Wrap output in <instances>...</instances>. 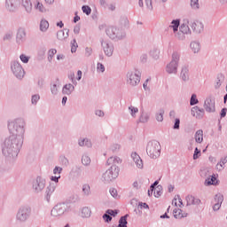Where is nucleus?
<instances>
[{
  "label": "nucleus",
  "mask_w": 227,
  "mask_h": 227,
  "mask_svg": "<svg viewBox=\"0 0 227 227\" xmlns=\"http://www.w3.org/2000/svg\"><path fill=\"white\" fill-rule=\"evenodd\" d=\"M108 166H111L106 173L103 175L104 180L106 182H113V180H116L120 176V167L118 164H121V159L120 157H110L107 160Z\"/></svg>",
  "instance_id": "f257e3e1"
},
{
  "label": "nucleus",
  "mask_w": 227,
  "mask_h": 227,
  "mask_svg": "<svg viewBox=\"0 0 227 227\" xmlns=\"http://www.w3.org/2000/svg\"><path fill=\"white\" fill-rule=\"evenodd\" d=\"M146 152L152 159H157L160 155V144L157 141L149 142Z\"/></svg>",
  "instance_id": "f03ea898"
},
{
  "label": "nucleus",
  "mask_w": 227,
  "mask_h": 227,
  "mask_svg": "<svg viewBox=\"0 0 227 227\" xmlns=\"http://www.w3.org/2000/svg\"><path fill=\"white\" fill-rule=\"evenodd\" d=\"M178 59H180V55L177 52H174L172 55V61L167 66V72L168 74H176Z\"/></svg>",
  "instance_id": "7ed1b4c3"
},
{
  "label": "nucleus",
  "mask_w": 227,
  "mask_h": 227,
  "mask_svg": "<svg viewBox=\"0 0 227 227\" xmlns=\"http://www.w3.org/2000/svg\"><path fill=\"white\" fill-rule=\"evenodd\" d=\"M141 82V74L136 72H129L127 74V82L130 86H137Z\"/></svg>",
  "instance_id": "20e7f679"
},
{
  "label": "nucleus",
  "mask_w": 227,
  "mask_h": 227,
  "mask_svg": "<svg viewBox=\"0 0 227 227\" xmlns=\"http://www.w3.org/2000/svg\"><path fill=\"white\" fill-rule=\"evenodd\" d=\"M12 70L13 74L18 77V79H22L24 77V69L20 64L16 63L12 66Z\"/></svg>",
  "instance_id": "39448f33"
},
{
  "label": "nucleus",
  "mask_w": 227,
  "mask_h": 227,
  "mask_svg": "<svg viewBox=\"0 0 227 227\" xmlns=\"http://www.w3.org/2000/svg\"><path fill=\"white\" fill-rule=\"evenodd\" d=\"M65 205L59 204L51 209V215H53V217H58V215H63V214H65Z\"/></svg>",
  "instance_id": "423d86ee"
},
{
  "label": "nucleus",
  "mask_w": 227,
  "mask_h": 227,
  "mask_svg": "<svg viewBox=\"0 0 227 227\" xmlns=\"http://www.w3.org/2000/svg\"><path fill=\"white\" fill-rule=\"evenodd\" d=\"M204 109L207 113H214L215 111V101L212 98H207L204 103Z\"/></svg>",
  "instance_id": "0eeeda50"
},
{
  "label": "nucleus",
  "mask_w": 227,
  "mask_h": 227,
  "mask_svg": "<svg viewBox=\"0 0 227 227\" xmlns=\"http://www.w3.org/2000/svg\"><path fill=\"white\" fill-rule=\"evenodd\" d=\"M224 200V198L223 197V194L218 193L215 197V205L213 207L214 210H219L221 208V204Z\"/></svg>",
  "instance_id": "6e6552de"
},
{
  "label": "nucleus",
  "mask_w": 227,
  "mask_h": 227,
  "mask_svg": "<svg viewBox=\"0 0 227 227\" xmlns=\"http://www.w3.org/2000/svg\"><path fill=\"white\" fill-rule=\"evenodd\" d=\"M191 27L195 33H201L203 31V23L200 21H191Z\"/></svg>",
  "instance_id": "1a4fd4ad"
},
{
  "label": "nucleus",
  "mask_w": 227,
  "mask_h": 227,
  "mask_svg": "<svg viewBox=\"0 0 227 227\" xmlns=\"http://www.w3.org/2000/svg\"><path fill=\"white\" fill-rule=\"evenodd\" d=\"M26 40V30L23 28H20L18 30L17 35H16V42L18 43H22Z\"/></svg>",
  "instance_id": "9d476101"
},
{
  "label": "nucleus",
  "mask_w": 227,
  "mask_h": 227,
  "mask_svg": "<svg viewBox=\"0 0 227 227\" xmlns=\"http://www.w3.org/2000/svg\"><path fill=\"white\" fill-rule=\"evenodd\" d=\"M131 157L134 162L137 164L138 169H143V160H141V157L138 156V154H137L136 153H131Z\"/></svg>",
  "instance_id": "9b49d317"
},
{
  "label": "nucleus",
  "mask_w": 227,
  "mask_h": 227,
  "mask_svg": "<svg viewBox=\"0 0 227 227\" xmlns=\"http://www.w3.org/2000/svg\"><path fill=\"white\" fill-rule=\"evenodd\" d=\"M28 212H29V209H27V208L20 209L17 215L18 219L20 221H26V219H27Z\"/></svg>",
  "instance_id": "f8f14e48"
},
{
  "label": "nucleus",
  "mask_w": 227,
  "mask_h": 227,
  "mask_svg": "<svg viewBox=\"0 0 227 227\" xmlns=\"http://www.w3.org/2000/svg\"><path fill=\"white\" fill-rule=\"evenodd\" d=\"M218 181H217V176L215 175L211 176V177H208L205 181V185H217Z\"/></svg>",
  "instance_id": "ddd939ff"
},
{
  "label": "nucleus",
  "mask_w": 227,
  "mask_h": 227,
  "mask_svg": "<svg viewBox=\"0 0 227 227\" xmlns=\"http://www.w3.org/2000/svg\"><path fill=\"white\" fill-rule=\"evenodd\" d=\"M74 88L72 84H66L62 90L64 95H71L72 91H74Z\"/></svg>",
  "instance_id": "4468645a"
},
{
  "label": "nucleus",
  "mask_w": 227,
  "mask_h": 227,
  "mask_svg": "<svg viewBox=\"0 0 227 227\" xmlns=\"http://www.w3.org/2000/svg\"><path fill=\"white\" fill-rule=\"evenodd\" d=\"M172 205H175L177 208H182L184 207V203L182 202V199L180 197H175L172 200Z\"/></svg>",
  "instance_id": "2eb2a0df"
},
{
  "label": "nucleus",
  "mask_w": 227,
  "mask_h": 227,
  "mask_svg": "<svg viewBox=\"0 0 227 227\" xmlns=\"http://www.w3.org/2000/svg\"><path fill=\"white\" fill-rule=\"evenodd\" d=\"M179 26H180V20H175L171 22L169 28L173 29L174 33H176V31H178Z\"/></svg>",
  "instance_id": "dca6fc26"
},
{
  "label": "nucleus",
  "mask_w": 227,
  "mask_h": 227,
  "mask_svg": "<svg viewBox=\"0 0 227 227\" xmlns=\"http://www.w3.org/2000/svg\"><path fill=\"white\" fill-rule=\"evenodd\" d=\"M195 141L196 143H203V130L199 129L195 133Z\"/></svg>",
  "instance_id": "f3484780"
},
{
  "label": "nucleus",
  "mask_w": 227,
  "mask_h": 227,
  "mask_svg": "<svg viewBox=\"0 0 227 227\" xmlns=\"http://www.w3.org/2000/svg\"><path fill=\"white\" fill-rule=\"evenodd\" d=\"M21 3L27 12H30L32 10L33 4H31V0H21Z\"/></svg>",
  "instance_id": "a211bd4d"
},
{
  "label": "nucleus",
  "mask_w": 227,
  "mask_h": 227,
  "mask_svg": "<svg viewBox=\"0 0 227 227\" xmlns=\"http://www.w3.org/2000/svg\"><path fill=\"white\" fill-rule=\"evenodd\" d=\"M189 21H184L180 27V31L184 34H187L189 32Z\"/></svg>",
  "instance_id": "6ab92c4d"
},
{
  "label": "nucleus",
  "mask_w": 227,
  "mask_h": 227,
  "mask_svg": "<svg viewBox=\"0 0 227 227\" xmlns=\"http://www.w3.org/2000/svg\"><path fill=\"white\" fill-rule=\"evenodd\" d=\"M116 28L111 27H108L107 30H106V35H108V36L110 38H114V36L116 35Z\"/></svg>",
  "instance_id": "aec40b11"
},
{
  "label": "nucleus",
  "mask_w": 227,
  "mask_h": 227,
  "mask_svg": "<svg viewBox=\"0 0 227 227\" xmlns=\"http://www.w3.org/2000/svg\"><path fill=\"white\" fill-rule=\"evenodd\" d=\"M41 31H46L49 29V21L43 20L40 23Z\"/></svg>",
  "instance_id": "412c9836"
},
{
  "label": "nucleus",
  "mask_w": 227,
  "mask_h": 227,
  "mask_svg": "<svg viewBox=\"0 0 227 227\" xmlns=\"http://www.w3.org/2000/svg\"><path fill=\"white\" fill-rule=\"evenodd\" d=\"M162 194V187L158 186L153 189V195L155 198H160V196Z\"/></svg>",
  "instance_id": "4be33fe9"
},
{
  "label": "nucleus",
  "mask_w": 227,
  "mask_h": 227,
  "mask_svg": "<svg viewBox=\"0 0 227 227\" xmlns=\"http://www.w3.org/2000/svg\"><path fill=\"white\" fill-rule=\"evenodd\" d=\"M174 217H176V219H182V217H184V214H182V209L176 208L174 210Z\"/></svg>",
  "instance_id": "5701e85b"
},
{
  "label": "nucleus",
  "mask_w": 227,
  "mask_h": 227,
  "mask_svg": "<svg viewBox=\"0 0 227 227\" xmlns=\"http://www.w3.org/2000/svg\"><path fill=\"white\" fill-rule=\"evenodd\" d=\"M118 227H127V215L121 217Z\"/></svg>",
  "instance_id": "b1692460"
},
{
  "label": "nucleus",
  "mask_w": 227,
  "mask_h": 227,
  "mask_svg": "<svg viewBox=\"0 0 227 227\" xmlns=\"http://www.w3.org/2000/svg\"><path fill=\"white\" fill-rule=\"evenodd\" d=\"M82 217H90L91 215V210L88 207H83L82 210Z\"/></svg>",
  "instance_id": "393cba45"
},
{
  "label": "nucleus",
  "mask_w": 227,
  "mask_h": 227,
  "mask_svg": "<svg viewBox=\"0 0 227 227\" xmlns=\"http://www.w3.org/2000/svg\"><path fill=\"white\" fill-rule=\"evenodd\" d=\"M82 162L83 166H88L91 162V159L89 156L83 155L82 158Z\"/></svg>",
  "instance_id": "a878e982"
},
{
  "label": "nucleus",
  "mask_w": 227,
  "mask_h": 227,
  "mask_svg": "<svg viewBox=\"0 0 227 227\" xmlns=\"http://www.w3.org/2000/svg\"><path fill=\"white\" fill-rule=\"evenodd\" d=\"M191 49L193 52H198L200 51V43L196 42L192 43Z\"/></svg>",
  "instance_id": "bb28decb"
},
{
  "label": "nucleus",
  "mask_w": 227,
  "mask_h": 227,
  "mask_svg": "<svg viewBox=\"0 0 227 227\" xmlns=\"http://www.w3.org/2000/svg\"><path fill=\"white\" fill-rule=\"evenodd\" d=\"M79 145L80 146H88L90 148V146H91V142L88 139H83L79 142Z\"/></svg>",
  "instance_id": "cd10ccee"
},
{
  "label": "nucleus",
  "mask_w": 227,
  "mask_h": 227,
  "mask_svg": "<svg viewBox=\"0 0 227 227\" xmlns=\"http://www.w3.org/2000/svg\"><path fill=\"white\" fill-rule=\"evenodd\" d=\"M13 4H15V0H6L5 6L8 10H13Z\"/></svg>",
  "instance_id": "c85d7f7f"
},
{
  "label": "nucleus",
  "mask_w": 227,
  "mask_h": 227,
  "mask_svg": "<svg viewBox=\"0 0 227 227\" xmlns=\"http://www.w3.org/2000/svg\"><path fill=\"white\" fill-rule=\"evenodd\" d=\"M187 75H189V70L187 68H183L181 72L183 81H187Z\"/></svg>",
  "instance_id": "c756f323"
},
{
  "label": "nucleus",
  "mask_w": 227,
  "mask_h": 227,
  "mask_svg": "<svg viewBox=\"0 0 227 227\" xmlns=\"http://www.w3.org/2000/svg\"><path fill=\"white\" fill-rule=\"evenodd\" d=\"M56 52H58V51H56V49H51L49 51V52H48L49 61H52V58H54V55L56 54Z\"/></svg>",
  "instance_id": "7c9ffc66"
},
{
  "label": "nucleus",
  "mask_w": 227,
  "mask_h": 227,
  "mask_svg": "<svg viewBox=\"0 0 227 227\" xmlns=\"http://www.w3.org/2000/svg\"><path fill=\"white\" fill-rule=\"evenodd\" d=\"M200 0H191V6L193 10H198L200 8Z\"/></svg>",
  "instance_id": "2f4dec72"
},
{
  "label": "nucleus",
  "mask_w": 227,
  "mask_h": 227,
  "mask_svg": "<svg viewBox=\"0 0 227 227\" xmlns=\"http://www.w3.org/2000/svg\"><path fill=\"white\" fill-rule=\"evenodd\" d=\"M105 53L106 54V56H113V47H110L106 44V46L105 47Z\"/></svg>",
  "instance_id": "473e14b6"
},
{
  "label": "nucleus",
  "mask_w": 227,
  "mask_h": 227,
  "mask_svg": "<svg viewBox=\"0 0 227 227\" xmlns=\"http://www.w3.org/2000/svg\"><path fill=\"white\" fill-rule=\"evenodd\" d=\"M82 10L83 13H86V15H90L91 13V8L88 5H83L82 7Z\"/></svg>",
  "instance_id": "72a5a7b5"
},
{
  "label": "nucleus",
  "mask_w": 227,
  "mask_h": 227,
  "mask_svg": "<svg viewBox=\"0 0 227 227\" xmlns=\"http://www.w3.org/2000/svg\"><path fill=\"white\" fill-rule=\"evenodd\" d=\"M129 109L130 111L131 116H136L137 113H139V110L137 109V107L129 106Z\"/></svg>",
  "instance_id": "f704fd0d"
},
{
  "label": "nucleus",
  "mask_w": 227,
  "mask_h": 227,
  "mask_svg": "<svg viewBox=\"0 0 227 227\" xmlns=\"http://www.w3.org/2000/svg\"><path fill=\"white\" fill-rule=\"evenodd\" d=\"M198 98L196 97V94H193L191 98V100H190V104L192 106H196V104H198Z\"/></svg>",
  "instance_id": "c9c22d12"
},
{
  "label": "nucleus",
  "mask_w": 227,
  "mask_h": 227,
  "mask_svg": "<svg viewBox=\"0 0 227 227\" xmlns=\"http://www.w3.org/2000/svg\"><path fill=\"white\" fill-rule=\"evenodd\" d=\"M157 121H162L164 120V111H160V114L156 115Z\"/></svg>",
  "instance_id": "e433bc0d"
},
{
  "label": "nucleus",
  "mask_w": 227,
  "mask_h": 227,
  "mask_svg": "<svg viewBox=\"0 0 227 227\" xmlns=\"http://www.w3.org/2000/svg\"><path fill=\"white\" fill-rule=\"evenodd\" d=\"M106 214H108V215H113V217H116V215H118V210L108 209Z\"/></svg>",
  "instance_id": "4c0bfd02"
},
{
  "label": "nucleus",
  "mask_w": 227,
  "mask_h": 227,
  "mask_svg": "<svg viewBox=\"0 0 227 227\" xmlns=\"http://www.w3.org/2000/svg\"><path fill=\"white\" fill-rule=\"evenodd\" d=\"M35 8L39 10V12H45V7H43V4L40 2H37Z\"/></svg>",
  "instance_id": "58836bf2"
},
{
  "label": "nucleus",
  "mask_w": 227,
  "mask_h": 227,
  "mask_svg": "<svg viewBox=\"0 0 227 227\" xmlns=\"http://www.w3.org/2000/svg\"><path fill=\"white\" fill-rule=\"evenodd\" d=\"M76 51H77V42L75 40H73L71 52H75Z\"/></svg>",
  "instance_id": "ea45409f"
},
{
  "label": "nucleus",
  "mask_w": 227,
  "mask_h": 227,
  "mask_svg": "<svg viewBox=\"0 0 227 227\" xmlns=\"http://www.w3.org/2000/svg\"><path fill=\"white\" fill-rule=\"evenodd\" d=\"M20 59H21L22 63H27L29 61V57H27L24 54H21L20 56Z\"/></svg>",
  "instance_id": "a19ab883"
},
{
  "label": "nucleus",
  "mask_w": 227,
  "mask_h": 227,
  "mask_svg": "<svg viewBox=\"0 0 227 227\" xmlns=\"http://www.w3.org/2000/svg\"><path fill=\"white\" fill-rule=\"evenodd\" d=\"M97 68H98V72H101V73L106 72V67H104V65L100 63H98Z\"/></svg>",
  "instance_id": "79ce46f5"
},
{
  "label": "nucleus",
  "mask_w": 227,
  "mask_h": 227,
  "mask_svg": "<svg viewBox=\"0 0 227 227\" xmlns=\"http://www.w3.org/2000/svg\"><path fill=\"white\" fill-rule=\"evenodd\" d=\"M103 219L106 221V223H109L112 221L113 217H111V215L106 213L103 215Z\"/></svg>",
  "instance_id": "37998d69"
},
{
  "label": "nucleus",
  "mask_w": 227,
  "mask_h": 227,
  "mask_svg": "<svg viewBox=\"0 0 227 227\" xmlns=\"http://www.w3.org/2000/svg\"><path fill=\"white\" fill-rule=\"evenodd\" d=\"M199 155H201V152L198 150V148H195L194 154H193L194 160H196V159L200 157Z\"/></svg>",
  "instance_id": "c03bdc74"
},
{
  "label": "nucleus",
  "mask_w": 227,
  "mask_h": 227,
  "mask_svg": "<svg viewBox=\"0 0 227 227\" xmlns=\"http://www.w3.org/2000/svg\"><path fill=\"white\" fill-rule=\"evenodd\" d=\"M61 171H62V168H59V167H56V168L53 169V173H54V175H56V176L61 175Z\"/></svg>",
  "instance_id": "a18cd8bd"
},
{
  "label": "nucleus",
  "mask_w": 227,
  "mask_h": 227,
  "mask_svg": "<svg viewBox=\"0 0 227 227\" xmlns=\"http://www.w3.org/2000/svg\"><path fill=\"white\" fill-rule=\"evenodd\" d=\"M82 192H84V194H90V185L88 184L83 185Z\"/></svg>",
  "instance_id": "49530a36"
},
{
  "label": "nucleus",
  "mask_w": 227,
  "mask_h": 227,
  "mask_svg": "<svg viewBox=\"0 0 227 227\" xmlns=\"http://www.w3.org/2000/svg\"><path fill=\"white\" fill-rule=\"evenodd\" d=\"M40 100V96L38 95H34L32 97V104H36V102H38Z\"/></svg>",
  "instance_id": "de8ad7c7"
},
{
  "label": "nucleus",
  "mask_w": 227,
  "mask_h": 227,
  "mask_svg": "<svg viewBox=\"0 0 227 227\" xmlns=\"http://www.w3.org/2000/svg\"><path fill=\"white\" fill-rule=\"evenodd\" d=\"M110 193L113 196V198H118V192L116 191V189H111Z\"/></svg>",
  "instance_id": "09e8293b"
},
{
  "label": "nucleus",
  "mask_w": 227,
  "mask_h": 227,
  "mask_svg": "<svg viewBox=\"0 0 227 227\" xmlns=\"http://www.w3.org/2000/svg\"><path fill=\"white\" fill-rule=\"evenodd\" d=\"M59 178H61V175L53 176H51V180L52 182L58 183V182L59 181Z\"/></svg>",
  "instance_id": "8fccbe9b"
},
{
  "label": "nucleus",
  "mask_w": 227,
  "mask_h": 227,
  "mask_svg": "<svg viewBox=\"0 0 227 227\" xmlns=\"http://www.w3.org/2000/svg\"><path fill=\"white\" fill-rule=\"evenodd\" d=\"M57 36H58L59 40H63V36H65V32H63V31L58 32Z\"/></svg>",
  "instance_id": "3c124183"
},
{
  "label": "nucleus",
  "mask_w": 227,
  "mask_h": 227,
  "mask_svg": "<svg viewBox=\"0 0 227 227\" xmlns=\"http://www.w3.org/2000/svg\"><path fill=\"white\" fill-rule=\"evenodd\" d=\"M174 129H180V119H176Z\"/></svg>",
  "instance_id": "603ef678"
},
{
  "label": "nucleus",
  "mask_w": 227,
  "mask_h": 227,
  "mask_svg": "<svg viewBox=\"0 0 227 227\" xmlns=\"http://www.w3.org/2000/svg\"><path fill=\"white\" fill-rule=\"evenodd\" d=\"M12 36H13V34L8 33L4 35V40H10V39H12Z\"/></svg>",
  "instance_id": "864d4df0"
},
{
  "label": "nucleus",
  "mask_w": 227,
  "mask_h": 227,
  "mask_svg": "<svg viewBox=\"0 0 227 227\" xmlns=\"http://www.w3.org/2000/svg\"><path fill=\"white\" fill-rule=\"evenodd\" d=\"M133 187H134V189H139V187H141V184H139V182L135 181L133 183Z\"/></svg>",
  "instance_id": "5fc2aeb1"
},
{
  "label": "nucleus",
  "mask_w": 227,
  "mask_h": 227,
  "mask_svg": "<svg viewBox=\"0 0 227 227\" xmlns=\"http://www.w3.org/2000/svg\"><path fill=\"white\" fill-rule=\"evenodd\" d=\"M145 6L147 8H152V0H145Z\"/></svg>",
  "instance_id": "6e6d98bb"
},
{
  "label": "nucleus",
  "mask_w": 227,
  "mask_h": 227,
  "mask_svg": "<svg viewBox=\"0 0 227 227\" xmlns=\"http://www.w3.org/2000/svg\"><path fill=\"white\" fill-rule=\"evenodd\" d=\"M51 93L56 94L58 93V87L56 85H53L51 88Z\"/></svg>",
  "instance_id": "4d7b16f0"
},
{
  "label": "nucleus",
  "mask_w": 227,
  "mask_h": 227,
  "mask_svg": "<svg viewBox=\"0 0 227 227\" xmlns=\"http://www.w3.org/2000/svg\"><path fill=\"white\" fill-rule=\"evenodd\" d=\"M77 76H78V81H81V79H82V71H81V70H79L78 72H77Z\"/></svg>",
  "instance_id": "13d9d810"
},
{
  "label": "nucleus",
  "mask_w": 227,
  "mask_h": 227,
  "mask_svg": "<svg viewBox=\"0 0 227 227\" xmlns=\"http://www.w3.org/2000/svg\"><path fill=\"white\" fill-rule=\"evenodd\" d=\"M216 169H218V171H221L223 169V163L220 162L216 165Z\"/></svg>",
  "instance_id": "bf43d9fd"
},
{
  "label": "nucleus",
  "mask_w": 227,
  "mask_h": 227,
  "mask_svg": "<svg viewBox=\"0 0 227 227\" xmlns=\"http://www.w3.org/2000/svg\"><path fill=\"white\" fill-rule=\"evenodd\" d=\"M96 114L98 116H104V112H102L101 110H98V111H96Z\"/></svg>",
  "instance_id": "052dcab7"
},
{
  "label": "nucleus",
  "mask_w": 227,
  "mask_h": 227,
  "mask_svg": "<svg viewBox=\"0 0 227 227\" xmlns=\"http://www.w3.org/2000/svg\"><path fill=\"white\" fill-rule=\"evenodd\" d=\"M221 116L222 118H224V116H226V109H222V112H221Z\"/></svg>",
  "instance_id": "680f3d73"
},
{
  "label": "nucleus",
  "mask_w": 227,
  "mask_h": 227,
  "mask_svg": "<svg viewBox=\"0 0 227 227\" xmlns=\"http://www.w3.org/2000/svg\"><path fill=\"white\" fill-rule=\"evenodd\" d=\"M159 183L156 181L153 184L151 185V191L153 192V189H155V185H157Z\"/></svg>",
  "instance_id": "e2e57ef3"
},
{
  "label": "nucleus",
  "mask_w": 227,
  "mask_h": 227,
  "mask_svg": "<svg viewBox=\"0 0 227 227\" xmlns=\"http://www.w3.org/2000/svg\"><path fill=\"white\" fill-rule=\"evenodd\" d=\"M57 26L61 28L65 26V24H63V21H59L57 23Z\"/></svg>",
  "instance_id": "0e129e2a"
},
{
  "label": "nucleus",
  "mask_w": 227,
  "mask_h": 227,
  "mask_svg": "<svg viewBox=\"0 0 227 227\" xmlns=\"http://www.w3.org/2000/svg\"><path fill=\"white\" fill-rule=\"evenodd\" d=\"M79 20H81V17L76 16L74 18V22H79Z\"/></svg>",
  "instance_id": "69168bd1"
},
{
  "label": "nucleus",
  "mask_w": 227,
  "mask_h": 227,
  "mask_svg": "<svg viewBox=\"0 0 227 227\" xmlns=\"http://www.w3.org/2000/svg\"><path fill=\"white\" fill-rule=\"evenodd\" d=\"M192 111H195V113H198V111L203 113V110H200V108H198V106L194 107Z\"/></svg>",
  "instance_id": "338daca9"
},
{
  "label": "nucleus",
  "mask_w": 227,
  "mask_h": 227,
  "mask_svg": "<svg viewBox=\"0 0 227 227\" xmlns=\"http://www.w3.org/2000/svg\"><path fill=\"white\" fill-rule=\"evenodd\" d=\"M67 97H64L62 98V104L65 106V104H67Z\"/></svg>",
  "instance_id": "774afa93"
}]
</instances>
